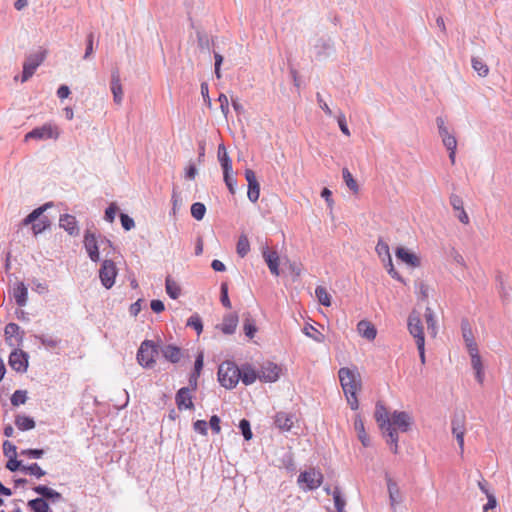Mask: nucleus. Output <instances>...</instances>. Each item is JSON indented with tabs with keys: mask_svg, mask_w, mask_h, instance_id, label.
I'll return each mask as SVG.
<instances>
[{
	"mask_svg": "<svg viewBox=\"0 0 512 512\" xmlns=\"http://www.w3.org/2000/svg\"><path fill=\"white\" fill-rule=\"evenodd\" d=\"M19 331L20 327L16 323H9L5 326V335L7 339H10L13 336L18 335Z\"/></svg>",
	"mask_w": 512,
	"mask_h": 512,
	"instance_id": "59",
	"label": "nucleus"
},
{
	"mask_svg": "<svg viewBox=\"0 0 512 512\" xmlns=\"http://www.w3.org/2000/svg\"><path fill=\"white\" fill-rule=\"evenodd\" d=\"M396 257L411 267L420 266V259L418 256L403 247L397 248Z\"/></svg>",
	"mask_w": 512,
	"mask_h": 512,
	"instance_id": "23",
	"label": "nucleus"
},
{
	"mask_svg": "<svg viewBox=\"0 0 512 512\" xmlns=\"http://www.w3.org/2000/svg\"><path fill=\"white\" fill-rule=\"evenodd\" d=\"M158 354V347L151 340L141 343L137 352V360L144 368H152L155 363V356Z\"/></svg>",
	"mask_w": 512,
	"mask_h": 512,
	"instance_id": "6",
	"label": "nucleus"
},
{
	"mask_svg": "<svg viewBox=\"0 0 512 512\" xmlns=\"http://www.w3.org/2000/svg\"><path fill=\"white\" fill-rule=\"evenodd\" d=\"M450 204L455 211H458V210H461L464 208L462 198L456 194H452L450 196Z\"/></svg>",
	"mask_w": 512,
	"mask_h": 512,
	"instance_id": "64",
	"label": "nucleus"
},
{
	"mask_svg": "<svg viewBox=\"0 0 512 512\" xmlns=\"http://www.w3.org/2000/svg\"><path fill=\"white\" fill-rule=\"evenodd\" d=\"M21 471L26 474L33 475L37 478H41L46 474V472L37 463H32L28 466H22Z\"/></svg>",
	"mask_w": 512,
	"mask_h": 512,
	"instance_id": "43",
	"label": "nucleus"
},
{
	"mask_svg": "<svg viewBox=\"0 0 512 512\" xmlns=\"http://www.w3.org/2000/svg\"><path fill=\"white\" fill-rule=\"evenodd\" d=\"M250 251V243L246 235H240L237 245L236 252L241 257L244 258L248 252Z\"/></svg>",
	"mask_w": 512,
	"mask_h": 512,
	"instance_id": "38",
	"label": "nucleus"
},
{
	"mask_svg": "<svg viewBox=\"0 0 512 512\" xmlns=\"http://www.w3.org/2000/svg\"><path fill=\"white\" fill-rule=\"evenodd\" d=\"M303 333L317 343H322L325 340L324 335L310 324L305 325L303 328Z\"/></svg>",
	"mask_w": 512,
	"mask_h": 512,
	"instance_id": "40",
	"label": "nucleus"
},
{
	"mask_svg": "<svg viewBox=\"0 0 512 512\" xmlns=\"http://www.w3.org/2000/svg\"><path fill=\"white\" fill-rule=\"evenodd\" d=\"M118 211V207L115 203H111L107 209L105 210V216H104V219L109 222V223H112L115 219V215Z\"/></svg>",
	"mask_w": 512,
	"mask_h": 512,
	"instance_id": "57",
	"label": "nucleus"
},
{
	"mask_svg": "<svg viewBox=\"0 0 512 512\" xmlns=\"http://www.w3.org/2000/svg\"><path fill=\"white\" fill-rule=\"evenodd\" d=\"M15 425L19 430L27 431L35 427V421L29 416L17 415L15 418Z\"/></svg>",
	"mask_w": 512,
	"mask_h": 512,
	"instance_id": "34",
	"label": "nucleus"
},
{
	"mask_svg": "<svg viewBox=\"0 0 512 512\" xmlns=\"http://www.w3.org/2000/svg\"><path fill=\"white\" fill-rule=\"evenodd\" d=\"M28 354L22 350L15 349L10 353L9 365L16 372H26L28 368Z\"/></svg>",
	"mask_w": 512,
	"mask_h": 512,
	"instance_id": "12",
	"label": "nucleus"
},
{
	"mask_svg": "<svg viewBox=\"0 0 512 512\" xmlns=\"http://www.w3.org/2000/svg\"><path fill=\"white\" fill-rule=\"evenodd\" d=\"M240 371V380H242V382L245 385H251L255 382L257 378L259 379V372L257 373L253 368L249 366L243 367L242 369H240Z\"/></svg>",
	"mask_w": 512,
	"mask_h": 512,
	"instance_id": "32",
	"label": "nucleus"
},
{
	"mask_svg": "<svg viewBox=\"0 0 512 512\" xmlns=\"http://www.w3.org/2000/svg\"><path fill=\"white\" fill-rule=\"evenodd\" d=\"M3 452L9 458L16 457V446L10 441H5L3 443Z\"/></svg>",
	"mask_w": 512,
	"mask_h": 512,
	"instance_id": "62",
	"label": "nucleus"
},
{
	"mask_svg": "<svg viewBox=\"0 0 512 512\" xmlns=\"http://www.w3.org/2000/svg\"><path fill=\"white\" fill-rule=\"evenodd\" d=\"M27 506L32 512H49L50 507L47 501L43 498H35L28 501Z\"/></svg>",
	"mask_w": 512,
	"mask_h": 512,
	"instance_id": "33",
	"label": "nucleus"
},
{
	"mask_svg": "<svg viewBox=\"0 0 512 512\" xmlns=\"http://www.w3.org/2000/svg\"><path fill=\"white\" fill-rule=\"evenodd\" d=\"M338 376L344 394L357 393L361 388V377L357 368L343 367L338 371Z\"/></svg>",
	"mask_w": 512,
	"mask_h": 512,
	"instance_id": "4",
	"label": "nucleus"
},
{
	"mask_svg": "<svg viewBox=\"0 0 512 512\" xmlns=\"http://www.w3.org/2000/svg\"><path fill=\"white\" fill-rule=\"evenodd\" d=\"M163 357L171 363H178L182 357L181 349L175 345H164L160 348Z\"/></svg>",
	"mask_w": 512,
	"mask_h": 512,
	"instance_id": "22",
	"label": "nucleus"
},
{
	"mask_svg": "<svg viewBox=\"0 0 512 512\" xmlns=\"http://www.w3.org/2000/svg\"><path fill=\"white\" fill-rule=\"evenodd\" d=\"M239 428L245 440H250L252 438V431L248 420L242 419L239 423Z\"/></svg>",
	"mask_w": 512,
	"mask_h": 512,
	"instance_id": "54",
	"label": "nucleus"
},
{
	"mask_svg": "<svg viewBox=\"0 0 512 512\" xmlns=\"http://www.w3.org/2000/svg\"><path fill=\"white\" fill-rule=\"evenodd\" d=\"M387 487L389 492V498L391 502V506H395L399 500V488L391 478H387Z\"/></svg>",
	"mask_w": 512,
	"mask_h": 512,
	"instance_id": "39",
	"label": "nucleus"
},
{
	"mask_svg": "<svg viewBox=\"0 0 512 512\" xmlns=\"http://www.w3.org/2000/svg\"><path fill=\"white\" fill-rule=\"evenodd\" d=\"M357 329L359 334L367 340H374L377 335L375 327L368 321H360L357 325Z\"/></svg>",
	"mask_w": 512,
	"mask_h": 512,
	"instance_id": "29",
	"label": "nucleus"
},
{
	"mask_svg": "<svg viewBox=\"0 0 512 512\" xmlns=\"http://www.w3.org/2000/svg\"><path fill=\"white\" fill-rule=\"evenodd\" d=\"M462 329V335L463 339L467 348V351H470V349H476L478 348L477 343L474 340V336L471 330V327L468 323V321H463L461 325Z\"/></svg>",
	"mask_w": 512,
	"mask_h": 512,
	"instance_id": "28",
	"label": "nucleus"
},
{
	"mask_svg": "<svg viewBox=\"0 0 512 512\" xmlns=\"http://www.w3.org/2000/svg\"><path fill=\"white\" fill-rule=\"evenodd\" d=\"M217 157L223 172H232V161L223 144L218 146Z\"/></svg>",
	"mask_w": 512,
	"mask_h": 512,
	"instance_id": "27",
	"label": "nucleus"
},
{
	"mask_svg": "<svg viewBox=\"0 0 512 512\" xmlns=\"http://www.w3.org/2000/svg\"><path fill=\"white\" fill-rule=\"evenodd\" d=\"M241 371L239 367L230 361L220 364L218 369V380L226 389H233L239 382Z\"/></svg>",
	"mask_w": 512,
	"mask_h": 512,
	"instance_id": "3",
	"label": "nucleus"
},
{
	"mask_svg": "<svg viewBox=\"0 0 512 512\" xmlns=\"http://www.w3.org/2000/svg\"><path fill=\"white\" fill-rule=\"evenodd\" d=\"M46 57L45 50H38L37 52L29 54L24 63H23V71L21 76V82L24 83L28 81L35 73L37 68L43 63Z\"/></svg>",
	"mask_w": 512,
	"mask_h": 512,
	"instance_id": "5",
	"label": "nucleus"
},
{
	"mask_svg": "<svg viewBox=\"0 0 512 512\" xmlns=\"http://www.w3.org/2000/svg\"><path fill=\"white\" fill-rule=\"evenodd\" d=\"M111 92L113 94L114 102L120 105L123 101V89L120 81V76L117 71L113 72L111 76Z\"/></svg>",
	"mask_w": 512,
	"mask_h": 512,
	"instance_id": "21",
	"label": "nucleus"
},
{
	"mask_svg": "<svg viewBox=\"0 0 512 512\" xmlns=\"http://www.w3.org/2000/svg\"><path fill=\"white\" fill-rule=\"evenodd\" d=\"M315 295L319 301L324 306L329 307L331 305V296L328 293L327 289L322 286H317L315 289Z\"/></svg>",
	"mask_w": 512,
	"mask_h": 512,
	"instance_id": "41",
	"label": "nucleus"
},
{
	"mask_svg": "<svg viewBox=\"0 0 512 512\" xmlns=\"http://www.w3.org/2000/svg\"><path fill=\"white\" fill-rule=\"evenodd\" d=\"M497 288L500 297L505 301L508 300L511 294V288L506 285L504 276L502 274H498L496 276Z\"/></svg>",
	"mask_w": 512,
	"mask_h": 512,
	"instance_id": "36",
	"label": "nucleus"
},
{
	"mask_svg": "<svg viewBox=\"0 0 512 512\" xmlns=\"http://www.w3.org/2000/svg\"><path fill=\"white\" fill-rule=\"evenodd\" d=\"M232 172H223L224 182L231 194H235L237 181L231 175Z\"/></svg>",
	"mask_w": 512,
	"mask_h": 512,
	"instance_id": "53",
	"label": "nucleus"
},
{
	"mask_svg": "<svg viewBox=\"0 0 512 512\" xmlns=\"http://www.w3.org/2000/svg\"><path fill=\"white\" fill-rule=\"evenodd\" d=\"M221 303L226 308H231V302L228 296V285L227 283L221 284V297H220Z\"/></svg>",
	"mask_w": 512,
	"mask_h": 512,
	"instance_id": "56",
	"label": "nucleus"
},
{
	"mask_svg": "<svg viewBox=\"0 0 512 512\" xmlns=\"http://www.w3.org/2000/svg\"><path fill=\"white\" fill-rule=\"evenodd\" d=\"M21 455L27 456L30 459H40L44 455V450L42 449H25L22 450Z\"/></svg>",
	"mask_w": 512,
	"mask_h": 512,
	"instance_id": "55",
	"label": "nucleus"
},
{
	"mask_svg": "<svg viewBox=\"0 0 512 512\" xmlns=\"http://www.w3.org/2000/svg\"><path fill=\"white\" fill-rule=\"evenodd\" d=\"M294 416L285 412H278L275 415L274 423L282 431H290L293 426Z\"/></svg>",
	"mask_w": 512,
	"mask_h": 512,
	"instance_id": "25",
	"label": "nucleus"
},
{
	"mask_svg": "<svg viewBox=\"0 0 512 512\" xmlns=\"http://www.w3.org/2000/svg\"><path fill=\"white\" fill-rule=\"evenodd\" d=\"M375 419L382 430L383 435L386 437L387 443L392 445V452L394 454L398 453L399 438L397 430L391 427V416H388L386 408L381 404L376 405Z\"/></svg>",
	"mask_w": 512,
	"mask_h": 512,
	"instance_id": "1",
	"label": "nucleus"
},
{
	"mask_svg": "<svg viewBox=\"0 0 512 512\" xmlns=\"http://www.w3.org/2000/svg\"><path fill=\"white\" fill-rule=\"evenodd\" d=\"M314 54L319 59H324L334 52V43L330 38H319L313 44Z\"/></svg>",
	"mask_w": 512,
	"mask_h": 512,
	"instance_id": "14",
	"label": "nucleus"
},
{
	"mask_svg": "<svg viewBox=\"0 0 512 512\" xmlns=\"http://www.w3.org/2000/svg\"><path fill=\"white\" fill-rule=\"evenodd\" d=\"M171 201H172V211H171V213L173 215H176L177 212L183 206V199H182L181 194L179 192H177L176 190H173Z\"/></svg>",
	"mask_w": 512,
	"mask_h": 512,
	"instance_id": "49",
	"label": "nucleus"
},
{
	"mask_svg": "<svg viewBox=\"0 0 512 512\" xmlns=\"http://www.w3.org/2000/svg\"><path fill=\"white\" fill-rule=\"evenodd\" d=\"M468 353L471 358V366L475 371L476 380L479 384H482L484 382V367L482 364L481 356L479 354V350L478 348L470 349Z\"/></svg>",
	"mask_w": 512,
	"mask_h": 512,
	"instance_id": "17",
	"label": "nucleus"
},
{
	"mask_svg": "<svg viewBox=\"0 0 512 512\" xmlns=\"http://www.w3.org/2000/svg\"><path fill=\"white\" fill-rule=\"evenodd\" d=\"M59 226L63 228L69 235L78 236L79 226L75 216L70 214H63L59 218Z\"/></svg>",
	"mask_w": 512,
	"mask_h": 512,
	"instance_id": "18",
	"label": "nucleus"
},
{
	"mask_svg": "<svg viewBox=\"0 0 512 512\" xmlns=\"http://www.w3.org/2000/svg\"><path fill=\"white\" fill-rule=\"evenodd\" d=\"M60 135L59 129L56 125L47 123L44 124L41 127H36L30 132H28L25 137L24 141L27 142L31 139L34 140H47V139H54L56 140Z\"/></svg>",
	"mask_w": 512,
	"mask_h": 512,
	"instance_id": "7",
	"label": "nucleus"
},
{
	"mask_svg": "<svg viewBox=\"0 0 512 512\" xmlns=\"http://www.w3.org/2000/svg\"><path fill=\"white\" fill-rule=\"evenodd\" d=\"M354 429L357 432V437L363 444V446L367 447L370 444V439L365 431L364 423L360 415L355 417L354 421Z\"/></svg>",
	"mask_w": 512,
	"mask_h": 512,
	"instance_id": "30",
	"label": "nucleus"
},
{
	"mask_svg": "<svg viewBox=\"0 0 512 512\" xmlns=\"http://www.w3.org/2000/svg\"><path fill=\"white\" fill-rule=\"evenodd\" d=\"M466 419L463 413H455L451 419V431L457 440L461 454L464 451V436L466 432Z\"/></svg>",
	"mask_w": 512,
	"mask_h": 512,
	"instance_id": "8",
	"label": "nucleus"
},
{
	"mask_svg": "<svg viewBox=\"0 0 512 512\" xmlns=\"http://www.w3.org/2000/svg\"><path fill=\"white\" fill-rule=\"evenodd\" d=\"M408 330L409 333L414 337L416 344L418 343V341H425L424 329L420 318V314L417 313L416 311L411 312L408 317Z\"/></svg>",
	"mask_w": 512,
	"mask_h": 512,
	"instance_id": "11",
	"label": "nucleus"
},
{
	"mask_svg": "<svg viewBox=\"0 0 512 512\" xmlns=\"http://www.w3.org/2000/svg\"><path fill=\"white\" fill-rule=\"evenodd\" d=\"M375 250L383 263H385V261L391 257L389 246L382 239L378 241Z\"/></svg>",
	"mask_w": 512,
	"mask_h": 512,
	"instance_id": "42",
	"label": "nucleus"
},
{
	"mask_svg": "<svg viewBox=\"0 0 512 512\" xmlns=\"http://www.w3.org/2000/svg\"><path fill=\"white\" fill-rule=\"evenodd\" d=\"M187 326L192 327L196 330L199 335L203 330V324L200 316L198 314L191 315L187 320Z\"/></svg>",
	"mask_w": 512,
	"mask_h": 512,
	"instance_id": "48",
	"label": "nucleus"
},
{
	"mask_svg": "<svg viewBox=\"0 0 512 512\" xmlns=\"http://www.w3.org/2000/svg\"><path fill=\"white\" fill-rule=\"evenodd\" d=\"M391 427L407 432L412 424V417L405 411H394L391 414Z\"/></svg>",
	"mask_w": 512,
	"mask_h": 512,
	"instance_id": "13",
	"label": "nucleus"
},
{
	"mask_svg": "<svg viewBox=\"0 0 512 512\" xmlns=\"http://www.w3.org/2000/svg\"><path fill=\"white\" fill-rule=\"evenodd\" d=\"M13 297L18 306L23 307L27 304L28 290L23 282H19L14 286Z\"/></svg>",
	"mask_w": 512,
	"mask_h": 512,
	"instance_id": "26",
	"label": "nucleus"
},
{
	"mask_svg": "<svg viewBox=\"0 0 512 512\" xmlns=\"http://www.w3.org/2000/svg\"><path fill=\"white\" fill-rule=\"evenodd\" d=\"M117 275L115 263L112 260H104L99 270V277L102 285L110 289L114 283Z\"/></svg>",
	"mask_w": 512,
	"mask_h": 512,
	"instance_id": "10",
	"label": "nucleus"
},
{
	"mask_svg": "<svg viewBox=\"0 0 512 512\" xmlns=\"http://www.w3.org/2000/svg\"><path fill=\"white\" fill-rule=\"evenodd\" d=\"M342 176H343V180H344L345 184L347 185V187L351 191L357 193L359 190L358 184H357L356 180L353 178L351 172L347 168H343Z\"/></svg>",
	"mask_w": 512,
	"mask_h": 512,
	"instance_id": "44",
	"label": "nucleus"
},
{
	"mask_svg": "<svg viewBox=\"0 0 512 512\" xmlns=\"http://www.w3.org/2000/svg\"><path fill=\"white\" fill-rule=\"evenodd\" d=\"M238 325V316L235 313H229L224 316L219 328L226 335H231L235 332Z\"/></svg>",
	"mask_w": 512,
	"mask_h": 512,
	"instance_id": "24",
	"label": "nucleus"
},
{
	"mask_svg": "<svg viewBox=\"0 0 512 512\" xmlns=\"http://www.w3.org/2000/svg\"><path fill=\"white\" fill-rule=\"evenodd\" d=\"M84 247L88 253L89 258L93 262H98L100 259L99 245L94 233L87 230L84 235Z\"/></svg>",
	"mask_w": 512,
	"mask_h": 512,
	"instance_id": "15",
	"label": "nucleus"
},
{
	"mask_svg": "<svg viewBox=\"0 0 512 512\" xmlns=\"http://www.w3.org/2000/svg\"><path fill=\"white\" fill-rule=\"evenodd\" d=\"M472 68L480 77H486L489 73V68L486 63L478 57H472L471 59Z\"/></svg>",
	"mask_w": 512,
	"mask_h": 512,
	"instance_id": "37",
	"label": "nucleus"
},
{
	"mask_svg": "<svg viewBox=\"0 0 512 512\" xmlns=\"http://www.w3.org/2000/svg\"><path fill=\"white\" fill-rule=\"evenodd\" d=\"M424 316H425L427 329H428L429 333L433 337H435L437 334V321H436L435 313L431 307H426Z\"/></svg>",
	"mask_w": 512,
	"mask_h": 512,
	"instance_id": "31",
	"label": "nucleus"
},
{
	"mask_svg": "<svg viewBox=\"0 0 512 512\" xmlns=\"http://www.w3.org/2000/svg\"><path fill=\"white\" fill-rule=\"evenodd\" d=\"M37 340L41 342L42 345L48 347V348H55L60 343V340L53 337H48L44 335H36L35 336Z\"/></svg>",
	"mask_w": 512,
	"mask_h": 512,
	"instance_id": "51",
	"label": "nucleus"
},
{
	"mask_svg": "<svg viewBox=\"0 0 512 512\" xmlns=\"http://www.w3.org/2000/svg\"><path fill=\"white\" fill-rule=\"evenodd\" d=\"M416 290L422 300H425L429 296V286L424 282H418L416 284Z\"/></svg>",
	"mask_w": 512,
	"mask_h": 512,
	"instance_id": "60",
	"label": "nucleus"
},
{
	"mask_svg": "<svg viewBox=\"0 0 512 512\" xmlns=\"http://www.w3.org/2000/svg\"><path fill=\"white\" fill-rule=\"evenodd\" d=\"M262 255L269 267L270 272L278 276L279 275V256L276 251H270L267 246L262 248Z\"/></svg>",
	"mask_w": 512,
	"mask_h": 512,
	"instance_id": "19",
	"label": "nucleus"
},
{
	"mask_svg": "<svg viewBox=\"0 0 512 512\" xmlns=\"http://www.w3.org/2000/svg\"><path fill=\"white\" fill-rule=\"evenodd\" d=\"M332 496L337 512H345L344 508L346 505L345 499L341 496V491L338 487H335L332 491Z\"/></svg>",
	"mask_w": 512,
	"mask_h": 512,
	"instance_id": "45",
	"label": "nucleus"
},
{
	"mask_svg": "<svg viewBox=\"0 0 512 512\" xmlns=\"http://www.w3.org/2000/svg\"><path fill=\"white\" fill-rule=\"evenodd\" d=\"M260 196V184L259 182L248 184L247 197L248 199L255 203L258 201Z\"/></svg>",
	"mask_w": 512,
	"mask_h": 512,
	"instance_id": "47",
	"label": "nucleus"
},
{
	"mask_svg": "<svg viewBox=\"0 0 512 512\" xmlns=\"http://www.w3.org/2000/svg\"><path fill=\"white\" fill-rule=\"evenodd\" d=\"M384 266H385V268H386V270H387L388 274H389L392 278H394V279H396V280H398V281H400V282L404 283V279L400 276V274H399V273L395 270V268H394V265H393V262H392V257L388 258V259L385 261Z\"/></svg>",
	"mask_w": 512,
	"mask_h": 512,
	"instance_id": "52",
	"label": "nucleus"
},
{
	"mask_svg": "<svg viewBox=\"0 0 512 512\" xmlns=\"http://www.w3.org/2000/svg\"><path fill=\"white\" fill-rule=\"evenodd\" d=\"M280 372L281 368L278 365L267 362L259 371V379L263 382H275L279 379Z\"/></svg>",
	"mask_w": 512,
	"mask_h": 512,
	"instance_id": "16",
	"label": "nucleus"
},
{
	"mask_svg": "<svg viewBox=\"0 0 512 512\" xmlns=\"http://www.w3.org/2000/svg\"><path fill=\"white\" fill-rule=\"evenodd\" d=\"M166 292L172 299H177L181 294V288L179 284L173 280L170 276L165 281Z\"/></svg>",
	"mask_w": 512,
	"mask_h": 512,
	"instance_id": "35",
	"label": "nucleus"
},
{
	"mask_svg": "<svg viewBox=\"0 0 512 512\" xmlns=\"http://www.w3.org/2000/svg\"><path fill=\"white\" fill-rule=\"evenodd\" d=\"M27 400V392L24 390H16L11 396V404L13 406H19L24 404Z\"/></svg>",
	"mask_w": 512,
	"mask_h": 512,
	"instance_id": "50",
	"label": "nucleus"
},
{
	"mask_svg": "<svg viewBox=\"0 0 512 512\" xmlns=\"http://www.w3.org/2000/svg\"><path fill=\"white\" fill-rule=\"evenodd\" d=\"M256 331H257V329H256V326L254 325V323L251 320L246 319L244 322L245 335L249 338H253Z\"/></svg>",
	"mask_w": 512,
	"mask_h": 512,
	"instance_id": "61",
	"label": "nucleus"
},
{
	"mask_svg": "<svg viewBox=\"0 0 512 512\" xmlns=\"http://www.w3.org/2000/svg\"><path fill=\"white\" fill-rule=\"evenodd\" d=\"M206 213V207L201 202H195L191 206V215L196 220L200 221L204 218Z\"/></svg>",
	"mask_w": 512,
	"mask_h": 512,
	"instance_id": "46",
	"label": "nucleus"
},
{
	"mask_svg": "<svg viewBox=\"0 0 512 512\" xmlns=\"http://www.w3.org/2000/svg\"><path fill=\"white\" fill-rule=\"evenodd\" d=\"M323 481V475L320 471L315 468H311L307 471L301 472L298 476V484L305 485L307 490H314L320 487Z\"/></svg>",
	"mask_w": 512,
	"mask_h": 512,
	"instance_id": "9",
	"label": "nucleus"
},
{
	"mask_svg": "<svg viewBox=\"0 0 512 512\" xmlns=\"http://www.w3.org/2000/svg\"><path fill=\"white\" fill-rule=\"evenodd\" d=\"M52 203H46L36 209H34L30 214H28L23 220L22 225L28 226L32 225V231L35 236L44 232L49 226L50 221L47 217H41L42 214L46 211L48 207H51Z\"/></svg>",
	"mask_w": 512,
	"mask_h": 512,
	"instance_id": "2",
	"label": "nucleus"
},
{
	"mask_svg": "<svg viewBox=\"0 0 512 512\" xmlns=\"http://www.w3.org/2000/svg\"><path fill=\"white\" fill-rule=\"evenodd\" d=\"M176 404L180 410L182 409H192L194 404L192 402V397L190 394V389L188 387H183L178 390L176 397Z\"/></svg>",
	"mask_w": 512,
	"mask_h": 512,
	"instance_id": "20",
	"label": "nucleus"
},
{
	"mask_svg": "<svg viewBox=\"0 0 512 512\" xmlns=\"http://www.w3.org/2000/svg\"><path fill=\"white\" fill-rule=\"evenodd\" d=\"M193 428L196 432L202 435H207L208 423L205 420H197L194 422Z\"/></svg>",
	"mask_w": 512,
	"mask_h": 512,
	"instance_id": "63",
	"label": "nucleus"
},
{
	"mask_svg": "<svg viewBox=\"0 0 512 512\" xmlns=\"http://www.w3.org/2000/svg\"><path fill=\"white\" fill-rule=\"evenodd\" d=\"M120 220H121L122 227L126 231H130L131 229H133L135 227L134 220L130 216H128L127 214L121 213L120 214Z\"/></svg>",
	"mask_w": 512,
	"mask_h": 512,
	"instance_id": "58",
	"label": "nucleus"
}]
</instances>
